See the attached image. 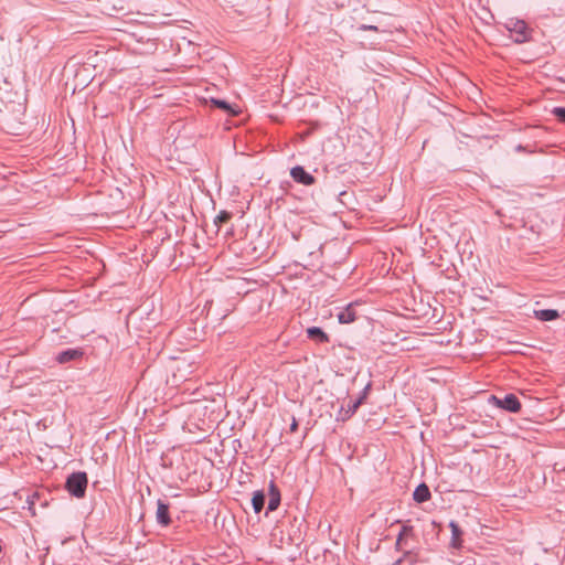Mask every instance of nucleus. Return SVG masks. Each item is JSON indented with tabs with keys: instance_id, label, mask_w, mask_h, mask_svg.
<instances>
[{
	"instance_id": "5",
	"label": "nucleus",
	"mask_w": 565,
	"mask_h": 565,
	"mask_svg": "<svg viewBox=\"0 0 565 565\" xmlns=\"http://www.w3.org/2000/svg\"><path fill=\"white\" fill-rule=\"evenodd\" d=\"M290 175L297 183L303 184V185H312L316 182L315 177L307 172L303 167L296 166L291 168Z\"/></svg>"
},
{
	"instance_id": "11",
	"label": "nucleus",
	"mask_w": 565,
	"mask_h": 565,
	"mask_svg": "<svg viewBox=\"0 0 565 565\" xmlns=\"http://www.w3.org/2000/svg\"><path fill=\"white\" fill-rule=\"evenodd\" d=\"M266 494L264 490H258L253 493L252 505L255 513H260L265 507Z\"/></svg>"
},
{
	"instance_id": "9",
	"label": "nucleus",
	"mask_w": 565,
	"mask_h": 565,
	"mask_svg": "<svg viewBox=\"0 0 565 565\" xmlns=\"http://www.w3.org/2000/svg\"><path fill=\"white\" fill-rule=\"evenodd\" d=\"M430 490L426 483H420L416 487L413 493V499L417 503H424L430 499Z\"/></svg>"
},
{
	"instance_id": "16",
	"label": "nucleus",
	"mask_w": 565,
	"mask_h": 565,
	"mask_svg": "<svg viewBox=\"0 0 565 565\" xmlns=\"http://www.w3.org/2000/svg\"><path fill=\"white\" fill-rule=\"evenodd\" d=\"M359 407L360 402L350 401L347 405L345 417H343V419L351 417L358 411Z\"/></svg>"
},
{
	"instance_id": "1",
	"label": "nucleus",
	"mask_w": 565,
	"mask_h": 565,
	"mask_svg": "<svg viewBox=\"0 0 565 565\" xmlns=\"http://www.w3.org/2000/svg\"><path fill=\"white\" fill-rule=\"evenodd\" d=\"M88 484L87 473L77 471L71 473L65 482L66 490L75 498H84Z\"/></svg>"
},
{
	"instance_id": "10",
	"label": "nucleus",
	"mask_w": 565,
	"mask_h": 565,
	"mask_svg": "<svg viewBox=\"0 0 565 565\" xmlns=\"http://www.w3.org/2000/svg\"><path fill=\"white\" fill-rule=\"evenodd\" d=\"M83 355V352L78 349H67L58 353L56 360L60 363H67L74 361Z\"/></svg>"
},
{
	"instance_id": "12",
	"label": "nucleus",
	"mask_w": 565,
	"mask_h": 565,
	"mask_svg": "<svg viewBox=\"0 0 565 565\" xmlns=\"http://www.w3.org/2000/svg\"><path fill=\"white\" fill-rule=\"evenodd\" d=\"M534 317L541 321H553L559 317V313L555 309H541L534 310Z\"/></svg>"
},
{
	"instance_id": "4",
	"label": "nucleus",
	"mask_w": 565,
	"mask_h": 565,
	"mask_svg": "<svg viewBox=\"0 0 565 565\" xmlns=\"http://www.w3.org/2000/svg\"><path fill=\"white\" fill-rule=\"evenodd\" d=\"M156 520L162 527H167L171 524L170 504L161 499L157 501Z\"/></svg>"
},
{
	"instance_id": "15",
	"label": "nucleus",
	"mask_w": 565,
	"mask_h": 565,
	"mask_svg": "<svg viewBox=\"0 0 565 565\" xmlns=\"http://www.w3.org/2000/svg\"><path fill=\"white\" fill-rule=\"evenodd\" d=\"M232 218V214L227 211H221L215 220H214V224L220 227L222 226L223 224L227 223Z\"/></svg>"
},
{
	"instance_id": "14",
	"label": "nucleus",
	"mask_w": 565,
	"mask_h": 565,
	"mask_svg": "<svg viewBox=\"0 0 565 565\" xmlns=\"http://www.w3.org/2000/svg\"><path fill=\"white\" fill-rule=\"evenodd\" d=\"M449 527L451 530L452 545L457 546L458 545L457 542L460 540L462 531H461L460 526L455 521H451L449 523Z\"/></svg>"
},
{
	"instance_id": "22",
	"label": "nucleus",
	"mask_w": 565,
	"mask_h": 565,
	"mask_svg": "<svg viewBox=\"0 0 565 565\" xmlns=\"http://www.w3.org/2000/svg\"><path fill=\"white\" fill-rule=\"evenodd\" d=\"M349 193L347 191H342L339 193V199L342 203H345L344 200H345V196L348 195Z\"/></svg>"
},
{
	"instance_id": "21",
	"label": "nucleus",
	"mask_w": 565,
	"mask_h": 565,
	"mask_svg": "<svg viewBox=\"0 0 565 565\" xmlns=\"http://www.w3.org/2000/svg\"><path fill=\"white\" fill-rule=\"evenodd\" d=\"M371 390V383H369L364 388L363 391L361 392V395L360 396H364V398H366L367 394H369V391Z\"/></svg>"
},
{
	"instance_id": "17",
	"label": "nucleus",
	"mask_w": 565,
	"mask_h": 565,
	"mask_svg": "<svg viewBox=\"0 0 565 565\" xmlns=\"http://www.w3.org/2000/svg\"><path fill=\"white\" fill-rule=\"evenodd\" d=\"M212 103H213V105L215 107H217L220 109H223L225 111H232L231 105L226 100H224V99H215V98H213Z\"/></svg>"
},
{
	"instance_id": "19",
	"label": "nucleus",
	"mask_w": 565,
	"mask_h": 565,
	"mask_svg": "<svg viewBox=\"0 0 565 565\" xmlns=\"http://www.w3.org/2000/svg\"><path fill=\"white\" fill-rule=\"evenodd\" d=\"M359 30H361V31H377V26L371 25V24H361L359 26Z\"/></svg>"
},
{
	"instance_id": "2",
	"label": "nucleus",
	"mask_w": 565,
	"mask_h": 565,
	"mask_svg": "<svg viewBox=\"0 0 565 565\" xmlns=\"http://www.w3.org/2000/svg\"><path fill=\"white\" fill-rule=\"evenodd\" d=\"M489 402L494 406L502 408L510 413H519L521 411V403L516 395L507 394L503 397L491 395Z\"/></svg>"
},
{
	"instance_id": "18",
	"label": "nucleus",
	"mask_w": 565,
	"mask_h": 565,
	"mask_svg": "<svg viewBox=\"0 0 565 565\" xmlns=\"http://www.w3.org/2000/svg\"><path fill=\"white\" fill-rule=\"evenodd\" d=\"M551 113L557 118L558 121L565 124V107H554Z\"/></svg>"
},
{
	"instance_id": "23",
	"label": "nucleus",
	"mask_w": 565,
	"mask_h": 565,
	"mask_svg": "<svg viewBox=\"0 0 565 565\" xmlns=\"http://www.w3.org/2000/svg\"><path fill=\"white\" fill-rule=\"evenodd\" d=\"M364 399H365V398H364V396H359V397L355 399V402H360V406H361V405L363 404Z\"/></svg>"
},
{
	"instance_id": "3",
	"label": "nucleus",
	"mask_w": 565,
	"mask_h": 565,
	"mask_svg": "<svg viewBox=\"0 0 565 565\" xmlns=\"http://www.w3.org/2000/svg\"><path fill=\"white\" fill-rule=\"evenodd\" d=\"M507 28L516 43H524L530 39L529 28L522 20H510Z\"/></svg>"
},
{
	"instance_id": "20",
	"label": "nucleus",
	"mask_w": 565,
	"mask_h": 565,
	"mask_svg": "<svg viewBox=\"0 0 565 565\" xmlns=\"http://www.w3.org/2000/svg\"><path fill=\"white\" fill-rule=\"evenodd\" d=\"M298 429V422L295 417H292V422L290 424V431L295 433Z\"/></svg>"
},
{
	"instance_id": "6",
	"label": "nucleus",
	"mask_w": 565,
	"mask_h": 565,
	"mask_svg": "<svg viewBox=\"0 0 565 565\" xmlns=\"http://www.w3.org/2000/svg\"><path fill=\"white\" fill-rule=\"evenodd\" d=\"M268 495H269V501H268V505H267V511L273 512L278 509L280 501H281L280 490L274 481L269 482Z\"/></svg>"
},
{
	"instance_id": "13",
	"label": "nucleus",
	"mask_w": 565,
	"mask_h": 565,
	"mask_svg": "<svg viewBox=\"0 0 565 565\" xmlns=\"http://www.w3.org/2000/svg\"><path fill=\"white\" fill-rule=\"evenodd\" d=\"M414 527L411 525H403L401 529V532L397 535V540L395 543V550L399 551L402 546L403 540H405V536L413 534Z\"/></svg>"
},
{
	"instance_id": "8",
	"label": "nucleus",
	"mask_w": 565,
	"mask_h": 565,
	"mask_svg": "<svg viewBox=\"0 0 565 565\" xmlns=\"http://www.w3.org/2000/svg\"><path fill=\"white\" fill-rule=\"evenodd\" d=\"M307 335L310 340H313L318 343H328L330 341L329 335L320 327L308 328Z\"/></svg>"
},
{
	"instance_id": "7",
	"label": "nucleus",
	"mask_w": 565,
	"mask_h": 565,
	"mask_svg": "<svg viewBox=\"0 0 565 565\" xmlns=\"http://www.w3.org/2000/svg\"><path fill=\"white\" fill-rule=\"evenodd\" d=\"M338 320L340 323L347 324L356 320V311L353 303L348 305L338 313Z\"/></svg>"
},
{
	"instance_id": "24",
	"label": "nucleus",
	"mask_w": 565,
	"mask_h": 565,
	"mask_svg": "<svg viewBox=\"0 0 565 565\" xmlns=\"http://www.w3.org/2000/svg\"><path fill=\"white\" fill-rule=\"evenodd\" d=\"M516 151H523L524 150V147L522 145H519L516 146L515 148Z\"/></svg>"
}]
</instances>
